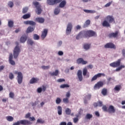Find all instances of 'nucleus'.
I'll use <instances>...</instances> for the list:
<instances>
[{"label":"nucleus","instance_id":"nucleus-50","mask_svg":"<svg viewBox=\"0 0 125 125\" xmlns=\"http://www.w3.org/2000/svg\"><path fill=\"white\" fill-rule=\"evenodd\" d=\"M9 97L10 98H14V93L12 92H10L9 93Z\"/></svg>","mask_w":125,"mask_h":125},{"label":"nucleus","instance_id":"nucleus-31","mask_svg":"<svg viewBox=\"0 0 125 125\" xmlns=\"http://www.w3.org/2000/svg\"><path fill=\"white\" fill-rule=\"evenodd\" d=\"M14 25V22L12 21H8V26L9 28H12Z\"/></svg>","mask_w":125,"mask_h":125},{"label":"nucleus","instance_id":"nucleus-18","mask_svg":"<svg viewBox=\"0 0 125 125\" xmlns=\"http://www.w3.org/2000/svg\"><path fill=\"white\" fill-rule=\"evenodd\" d=\"M107 112L109 113V114H114L116 112V110L115 109V107L113 105H109V108H108Z\"/></svg>","mask_w":125,"mask_h":125},{"label":"nucleus","instance_id":"nucleus-25","mask_svg":"<svg viewBox=\"0 0 125 125\" xmlns=\"http://www.w3.org/2000/svg\"><path fill=\"white\" fill-rule=\"evenodd\" d=\"M35 30V27H32V26H29L27 30H26V32L29 33H32L33 31Z\"/></svg>","mask_w":125,"mask_h":125},{"label":"nucleus","instance_id":"nucleus-9","mask_svg":"<svg viewBox=\"0 0 125 125\" xmlns=\"http://www.w3.org/2000/svg\"><path fill=\"white\" fill-rule=\"evenodd\" d=\"M105 77V74L104 73H98L97 75L94 76L91 79V82H93V81H96L98 78H101V76Z\"/></svg>","mask_w":125,"mask_h":125},{"label":"nucleus","instance_id":"nucleus-42","mask_svg":"<svg viewBox=\"0 0 125 125\" xmlns=\"http://www.w3.org/2000/svg\"><path fill=\"white\" fill-rule=\"evenodd\" d=\"M63 102L65 104H68L69 103V98H66L63 99Z\"/></svg>","mask_w":125,"mask_h":125},{"label":"nucleus","instance_id":"nucleus-37","mask_svg":"<svg viewBox=\"0 0 125 125\" xmlns=\"http://www.w3.org/2000/svg\"><path fill=\"white\" fill-rule=\"evenodd\" d=\"M102 94L104 96H105V95H107V89L104 88L102 90Z\"/></svg>","mask_w":125,"mask_h":125},{"label":"nucleus","instance_id":"nucleus-11","mask_svg":"<svg viewBox=\"0 0 125 125\" xmlns=\"http://www.w3.org/2000/svg\"><path fill=\"white\" fill-rule=\"evenodd\" d=\"M72 23L71 22L68 23L67 26L66 30V34L67 35H69V34L71 33L72 31Z\"/></svg>","mask_w":125,"mask_h":125},{"label":"nucleus","instance_id":"nucleus-54","mask_svg":"<svg viewBox=\"0 0 125 125\" xmlns=\"http://www.w3.org/2000/svg\"><path fill=\"white\" fill-rule=\"evenodd\" d=\"M29 25H31V26H35L36 25V22L33 21H30Z\"/></svg>","mask_w":125,"mask_h":125},{"label":"nucleus","instance_id":"nucleus-26","mask_svg":"<svg viewBox=\"0 0 125 125\" xmlns=\"http://www.w3.org/2000/svg\"><path fill=\"white\" fill-rule=\"evenodd\" d=\"M122 89V86L121 85H117L114 88L115 91H120Z\"/></svg>","mask_w":125,"mask_h":125},{"label":"nucleus","instance_id":"nucleus-15","mask_svg":"<svg viewBox=\"0 0 125 125\" xmlns=\"http://www.w3.org/2000/svg\"><path fill=\"white\" fill-rule=\"evenodd\" d=\"M103 82L100 81L97 83L95 84L94 88L95 89H99L100 87H102L103 86Z\"/></svg>","mask_w":125,"mask_h":125},{"label":"nucleus","instance_id":"nucleus-55","mask_svg":"<svg viewBox=\"0 0 125 125\" xmlns=\"http://www.w3.org/2000/svg\"><path fill=\"white\" fill-rule=\"evenodd\" d=\"M112 2H113L112 1H110V2H109L108 3H106L105 5V7H109V6H110V5H111V4H112Z\"/></svg>","mask_w":125,"mask_h":125},{"label":"nucleus","instance_id":"nucleus-21","mask_svg":"<svg viewBox=\"0 0 125 125\" xmlns=\"http://www.w3.org/2000/svg\"><path fill=\"white\" fill-rule=\"evenodd\" d=\"M39 81V79L33 77L30 80L29 83H30L31 84H33V83H38Z\"/></svg>","mask_w":125,"mask_h":125},{"label":"nucleus","instance_id":"nucleus-7","mask_svg":"<svg viewBox=\"0 0 125 125\" xmlns=\"http://www.w3.org/2000/svg\"><path fill=\"white\" fill-rule=\"evenodd\" d=\"M105 20H106L109 24L110 23H113V22L115 23V18L113 16L108 15L106 16L105 18Z\"/></svg>","mask_w":125,"mask_h":125},{"label":"nucleus","instance_id":"nucleus-12","mask_svg":"<svg viewBox=\"0 0 125 125\" xmlns=\"http://www.w3.org/2000/svg\"><path fill=\"white\" fill-rule=\"evenodd\" d=\"M13 55L12 53H10L9 57V62L11 65L14 66L15 65V62L13 60Z\"/></svg>","mask_w":125,"mask_h":125},{"label":"nucleus","instance_id":"nucleus-33","mask_svg":"<svg viewBox=\"0 0 125 125\" xmlns=\"http://www.w3.org/2000/svg\"><path fill=\"white\" fill-rule=\"evenodd\" d=\"M31 17V14H26L22 16L23 19H29Z\"/></svg>","mask_w":125,"mask_h":125},{"label":"nucleus","instance_id":"nucleus-24","mask_svg":"<svg viewBox=\"0 0 125 125\" xmlns=\"http://www.w3.org/2000/svg\"><path fill=\"white\" fill-rule=\"evenodd\" d=\"M102 26L108 28V27H110L111 25H110V23L105 20L103 22Z\"/></svg>","mask_w":125,"mask_h":125},{"label":"nucleus","instance_id":"nucleus-29","mask_svg":"<svg viewBox=\"0 0 125 125\" xmlns=\"http://www.w3.org/2000/svg\"><path fill=\"white\" fill-rule=\"evenodd\" d=\"M57 109L58 115L60 116L62 115V107H61V106H58Z\"/></svg>","mask_w":125,"mask_h":125},{"label":"nucleus","instance_id":"nucleus-4","mask_svg":"<svg viewBox=\"0 0 125 125\" xmlns=\"http://www.w3.org/2000/svg\"><path fill=\"white\" fill-rule=\"evenodd\" d=\"M15 74L18 75L17 81L19 84H21L23 82V74H22V72H18V71H16Z\"/></svg>","mask_w":125,"mask_h":125},{"label":"nucleus","instance_id":"nucleus-38","mask_svg":"<svg viewBox=\"0 0 125 125\" xmlns=\"http://www.w3.org/2000/svg\"><path fill=\"white\" fill-rule=\"evenodd\" d=\"M28 10H29V8L28 7H25L22 9V13L25 14V13H27L28 12Z\"/></svg>","mask_w":125,"mask_h":125},{"label":"nucleus","instance_id":"nucleus-59","mask_svg":"<svg viewBox=\"0 0 125 125\" xmlns=\"http://www.w3.org/2000/svg\"><path fill=\"white\" fill-rule=\"evenodd\" d=\"M70 96H71V94L70 93V92H67L66 94V98H69Z\"/></svg>","mask_w":125,"mask_h":125},{"label":"nucleus","instance_id":"nucleus-32","mask_svg":"<svg viewBox=\"0 0 125 125\" xmlns=\"http://www.w3.org/2000/svg\"><path fill=\"white\" fill-rule=\"evenodd\" d=\"M6 119L8 122H13V120H14V118L11 116H8L6 117Z\"/></svg>","mask_w":125,"mask_h":125},{"label":"nucleus","instance_id":"nucleus-5","mask_svg":"<svg viewBox=\"0 0 125 125\" xmlns=\"http://www.w3.org/2000/svg\"><path fill=\"white\" fill-rule=\"evenodd\" d=\"M82 38H87L86 31L83 30L81 31L79 33V34L76 36V40H79Z\"/></svg>","mask_w":125,"mask_h":125},{"label":"nucleus","instance_id":"nucleus-10","mask_svg":"<svg viewBox=\"0 0 125 125\" xmlns=\"http://www.w3.org/2000/svg\"><path fill=\"white\" fill-rule=\"evenodd\" d=\"M105 48H113V49H116V46L114 44V43L112 42H109L106 43L104 45Z\"/></svg>","mask_w":125,"mask_h":125},{"label":"nucleus","instance_id":"nucleus-51","mask_svg":"<svg viewBox=\"0 0 125 125\" xmlns=\"http://www.w3.org/2000/svg\"><path fill=\"white\" fill-rule=\"evenodd\" d=\"M42 69H43V70H47L48 69H49L50 66L49 65L47 66H44L43 65L42 66Z\"/></svg>","mask_w":125,"mask_h":125},{"label":"nucleus","instance_id":"nucleus-8","mask_svg":"<svg viewBox=\"0 0 125 125\" xmlns=\"http://www.w3.org/2000/svg\"><path fill=\"white\" fill-rule=\"evenodd\" d=\"M87 38H90L91 37H94V36H96V33L92 30H88L86 31Z\"/></svg>","mask_w":125,"mask_h":125},{"label":"nucleus","instance_id":"nucleus-3","mask_svg":"<svg viewBox=\"0 0 125 125\" xmlns=\"http://www.w3.org/2000/svg\"><path fill=\"white\" fill-rule=\"evenodd\" d=\"M16 44H17V46L15 47L13 52V56L15 59H16V58L18 57L19 53L20 52V48H19V46H18L19 43L18 42H16Z\"/></svg>","mask_w":125,"mask_h":125},{"label":"nucleus","instance_id":"nucleus-58","mask_svg":"<svg viewBox=\"0 0 125 125\" xmlns=\"http://www.w3.org/2000/svg\"><path fill=\"white\" fill-rule=\"evenodd\" d=\"M73 122L74 123H75V124L76 123H78V122H79V118H78V117L77 118H74L73 119Z\"/></svg>","mask_w":125,"mask_h":125},{"label":"nucleus","instance_id":"nucleus-30","mask_svg":"<svg viewBox=\"0 0 125 125\" xmlns=\"http://www.w3.org/2000/svg\"><path fill=\"white\" fill-rule=\"evenodd\" d=\"M83 47L84 49H85V50H88V49L90 48V44H84L83 46Z\"/></svg>","mask_w":125,"mask_h":125},{"label":"nucleus","instance_id":"nucleus-19","mask_svg":"<svg viewBox=\"0 0 125 125\" xmlns=\"http://www.w3.org/2000/svg\"><path fill=\"white\" fill-rule=\"evenodd\" d=\"M44 18L42 17H38L35 19L36 22H38V23H40V24L44 23Z\"/></svg>","mask_w":125,"mask_h":125},{"label":"nucleus","instance_id":"nucleus-22","mask_svg":"<svg viewBox=\"0 0 125 125\" xmlns=\"http://www.w3.org/2000/svg\"><path fill=\"white\" fill-rule=\"evenodd\" d=\"M83 74L84 77H85V76H86L87 78H89V73L87 72V69H86V68H84L83 69Z\"/></svg>","mask_w":125,"mask_h":125},{"label":"nucleus","instance_id":"nucleus-45","mask_svg":"<svg viewBox=\"0 0 125 125\" xmlns=\"http://www.w3.org/2000/svg\"><path fill=\"white\" fill-rule=\"evenodd\" d=\"M34 40H40V36L38 34H34L33 36Z\"/></svg>","mask_w":125,"mask_h":125},{"label":"nucleus","instance_id":"nucleus-36","mask_svg":"<svg viewBox=\"0 0 125 125\" xmlns=\"http://www.w3.org/2000/svg\"><path fill=\"white\" fill-rule=\"evenodd\" d=\"M67 87H70V85L68 84H62L60 85V88H67Z\"/></svg>","mask_w":125,"mask_h":125},{"label":"nucleus","instance_id":"nucleus-1","mask_svg":"<svg viewBox=\"0 0 125 125\" xmlns=\"http://www.w3.org/2000/svg\"><path fill=\"white\" fill-rule=\"evenodd\" d=\"M60 2H61L60 3ZM47 3L49 5H55L58 3H60L59 7L63 8L66 5V1L65 0H47Z\"/></svg>","mask_w":125,"mask_h":125},{"label":"nucleus","instance_id":"nucleus-27","mask_svg":"<svg viewBox=\"0 0 125 125\" xmlns=\"http://www.w3.org/2000/svg\"><path fill=\"white\" fill-rule=\"evenodd\" d=\"M58 74H59V71H58V70H56L55 71L53 72H50V75H51L52 76H58Z\"/></svg>","mask_w":125,"mask_h":125},{"label":"nucleus","instance_id":"nucleus-46","mask_svg":"<svg viewBox=\"0 0 125 125\" xmlns=\"http://www.w3.org/2000/svg\"><path fill=\"white\" fill-rule=\"evenodd\" d=\"M56 103V104H60V103H61V99H60V98H57Z\"/></svg>","mask_w":125,"mask_h":125},{"label":"nucleus","instance_id":"nucleus-14","mask_svg":"<svg viewBox=\"0 0 125 125\" xmlns=\"http://www.w3.org/2000/svg\"><path fill=\"white\" fill-rule=\"evenodd\" d=\"M19 121H20V124L22 125H29L32 124L31 122L27 120H22Z\"/></svg>","mask_w":125,"mask_h":125},{"label":"nucleus","instance_id":"nucleus-56","mask_svg":"<svg viewBox=\"0 0 125 125\" xmlns=\"http://www.w3.org/2000/svg\"><path fill=\"white\" fill-rule=\"evenodd\" d=\"M58 83H62V82H65V79H59L57 80Z\"/></svg>","mask_w":125,"mask_h":125},{"label":"nucleus","instance_id":"nucleus-40","mask_svg":"<svg viewBox=\"0 0 125 125\" xmlns=\"http://www.w3.org/2000/svg\"><path fill=\"white\" fill-rule=\"evenodd\" d=\"M60 12V9L59 8H56L54 10V13L55 15H57L58 14H59Z\"/></svg>","mask_w":125,"mask_h":125},{"label":"nucleus","instance_id":"nucleus-43","mask_svg":"<svg viewBox=\"0 0 125 125\" xmlns=\"http://www.w3.org/2000/svg\"><path fill=\"white\" fill-rule=\"evenodd\" d=\"M37 123L38 124H44V121L42 120V119H38L37 120Z\"/></svg>","mask_w":125,"mask_h":125},{"label":"nucleus","instance_id":"nucleus-28","mask_svg":"<svg viewBox=\"0 0 125 125\" xmlns=\"http://www.w3.org/2000/svg\"><path fill=\"white\" fill-rule=\"evenodd\" d=\"M89 25H90V20H87L84 24L83 28H86V27H88Z\"/></svg>","mask_w":125,"mask_h":125},{"label":"nucleus","instance_id":"nucleus-64","mask_svg":"<svg viewBox=\"0 0 125 125\" xmlns=\"http://www.w3.org/2000/svg\"><path fill=\"white\" fill-rule=\"evenodd\" d=\"M60 125H67V123L65 122H62L60 124Z\"/></svg>","mask_w":125,"mask_h":125},{"label":"nucleus","instance_id":"nucleus-35","mask_svg":"<svg viewBox=\"0 0 125 125\" xmlns=\"http://www.w3.org/2000/svg\"><path fill=\"white\" fill-rule=\"evenodd\" d=\"M83 12H85V13H95V11L91 10L84 9Z\"/></svg>","mask_w":125,"mask_h":125},{"label":"nucleus","instance_id":"nucleus-44","mask_svg":"<svg viewBox=\"0 0 125 125\" xmlns=\"http://www.w3.org/2000/svg\"><path fill=\"white\" fill-rule=\"evenodd\" d=\"M92 118V115L88 113L86 115V119H87V120H90V119H91Z\"/></svg>","mask_w":125,"mask_h":125},{"label":"nucleus","instance_id":"nucleus-48","mask_svg":"<svg viewBox=\"0 0 125 125\" xmlns=\"http://www.w3.org/2000/svg\"><path fill=\"white\" fill-rule=\"evenodd\" d=\"M8 6L12 8L13 7V5H14V4L13 3V2L12 1H9L8 3Z\"/></svg>","mask_w":125,"mask_h":125},{"label":"nucleus","instance_id":"nucleus-23","mask_svg":"<svg viewBox=\"0 0 125 125\" xmlns=\"http://www.w3.org/2000/svg\"><path fill=\"white\" fill-rule=\"evenodd\" d=\"M28 37L26 35H22L20 39V42L22 43H24L27 41V38Z\"/></svg>","mask_w":125,"mask_h":125},{"label":"nucleus","instance_id":"nucleus-49","mask_svg":"<svg viewBox=\"0 0 125 125\" xmlns=\"http://www.w3.org/2000/svg\"><path fill=\"white\" fill-rule=\"evenodd\" d=\"M91 98V95L90 94H88L85 97V99H87V100H90Z\"/></svg>","mask_w":125,"mask_h":125},{"label":"nucleus","instance_id":"nucleus-13","mask_svg":"<svg viewBox=\"0 0 125 125\" xmlns=\"http://www.w3.org/2000/svg\"><path fill=\"white\" fill-rule=\"evenodd\" d=\"M77 64H82L83 65H85L87 64V61L83 60V59L80 58L77 60Z\"/></svg>","mask_w":125,"mask_h":125},{"label":"nucleus","instance_id":"nucleus-47","mask_svg":"<svg viewBox=\"0 0 125 125\" xmlns=\"http://www.w3.org/2000/svg\"><path fill=\"white\" fill-rule=\"evenodd\" d=\"M27 43L28 44L32 45L34 43V41H32L31 39H28L27 41Z\"/></svg>","mask_w":125,"mask_h":125},{"label":"nucleus","instance_id":"nucleus-60","mask_svg":"<svg viewBox=\"0 0 125 125\" xmlns=\"http://www.w3.org/2000/svg\"><path fill=\"white\" fill-rule=\"evenodd\" d=\"M42 91V87H39L37 89V92H38V93H41Z\"/></svg>","mask_w":125,"mask_h":125},{"label":"nucleus","instance_id":"nucleus-61","mask_svg":"<svg viewBox=\"0 0 125 125\" xmlns=\"http://www.w3.org/2000/svg\"><path fill=\"white\" fill-rule=\"evenodd\" d=\"M38 104V102H35L34 103H32V106L33 107L36 106V105Z\"/></svg>","mask_w":125,"mask_h":125},{"label":"nucleus","instance_id":"nucleus-41","mask_svg":"<svg viewBox=\"0 0 125 125\" xmlns=\"http://www.w3.org/2000/svg\"><path fill=\"white\" fill-rule=\"evenodd\" d=\"M9 78L10 79V80H13L14 79V75L13 74V73L10 72L9 74Z\"/></svg>","mask_w":125,"mask_h":125},{"label":"nucleus","instance_id":"nucleus-62","mask_svg":"<svg viewBox=\"0 0 125 125\" xmlns=\"http://www.w3.org/2000/svg\"><path fill=\"white\" fill-rule=\"evenodd\" d=\"M122 55L123 57H125V49H123L122 50Z\"/></svg>","mask_w":125,"mask_h":125},{"label":"nucleus","instance_id":"nucleus-16","mask_svg":"<svg viewBox=\"0 0 125 125\" xmlns=\"http://www.w3.org/2000/svg\"><path fill=\"white\" fill-rule=\"evenodd\" d=\"M48 32V30L46 29H44L43 30L41 35V38L42 40H44V39H45V38L46 37V36H47Z\"/></svg>","mask_w":125,"mask_h":125},{"label":"nucleus","instance_id":"nucleus-2","mask_svg":"<svg viewBox=\"0 0 125 125\" xmlns=\"http://www.w3.org/2000/svg\"><path fill=\"white\" fill-rule=\"evenodd\" d=\"M33 5L35 6V12L37 15H40L42 12V6L40 4L39 2H33Z\"/></svg>","mask_w":125,"mask_h":125},{"label":"nucleus","instance_id":"nucleus-39","mask_svg":"<svg viewBox=\"0 0 125 125\" xmlns=\"http://www.w3.org/2000/svg\"><path fill=\"white\" fill-rule=\"evenodd\" d=\"M124 65H121L119 67H118L116 69V72H119V71H121L123 68H125Z\"/></svg>","mask_w":125,"mask_h":125},{"label":"nucleus","instance_id":"nucleus-34","mask_svg":"<svg viewBox=\"0 0 125 125\" xmlns=\"http://www.w3.org/2000/svg\"><path fill=\"white\" fill-rule=\"evenodd\" d=\"M65 112L66 115H71V109H70V108H67L65 109Z\"/></svg>","mask_w":125,"mask_h":125},{"label":"nucleus","instance_id":"nucleus-17","mask_svg":"<svg viewBox=\"0 0 125 125\" xmlns=\"http://www.w3.org/2000/svg\"><path fill=\"white\" fill-rule=\"evenodd\" d=\"M77 77L78 78L79 81L82 82L83 81V72L82 70H79L77 72Z\"/></svg>","mask_w":125,"mask_h":125},{"label":"nucleus","instance_id":"nucleus-52","mask_svg":"<svg viewBox=\"0 0 125 125\" xmlns=\"http://www.w3.org/2000/svg\"><path fill=\"white\" fill-rule=\"evenodd\" d=\"M98 105L99 107H102L103 106V103L101 101H99L98 102Z\"/></svg>","mask_w":125,"mask_h":125},{"label":"nucleus","instance_id":"nucleus-63","mask_svg":"<svg viewBox=\"0 0 125 125\" xmlns=\"http://www.w3.org/2000/svg\"><path fill=\"white\" fill-rule=\"evenodd\" d=\"M20 122L19 121H17L16 123H14L13 125H20Z\"/></svg>","mask_w":125,"mask_h":125},{"label":"nucleus","instance_id":"nucleus-53","mask_svg":"<svg viewBox=\"0 0 125 125\" xmlns=\"http://www.w3.org/2000/svg\"><path fill=\"white\" fill-rule=\"evenodd\" d=\"M102 109L104 112H108V109H107V106H106V105H104L102 107Z\"/></svg>","mask_w":125,"mask_h":125},{"label":"nucleus","instance_id":"nucleus-20","mask_svg":"<svg viewBox=\"0 0 125 125\" xmlns=\"http://www.w3.org/2000/svg\"><path fill=\"white\" fill-rule=\"evenodd\" d=\"M119 35V31H116L115 33H111L108 35L109 38H117Z\"/></svg>","mask_w":125,"mask_h":125},{"label":"nucleus","instance_id":"nucleus-57","mask_svg":"<svg viewBox=\"0 0 125 125\" xmlns=\"http://www.w3.org/2000/svg\"><path fill=\"white\" fill-rule=\"evenodd\" d=\"M31 116V113H28L27 114L25 115V119H28V118H30V117Z\"/></svg>","mask_w":125,"mask_h":125},{"label":"nucleus","instance_id":"nucleus-6","mask_svg":"<svg viewBox=\"0 0 125 125\" xmlns=\"http://www.w3.org/2000/svg\"><path fill=\"white\" fill-rule=\"evenodd\" d=\"M121 59H118L117 61L110 63L109 65L110 67H112L113 68H117V67H119L120 65H121Z\"/></svg>","mask_w":125,"mask_h":125}]
</instances>
